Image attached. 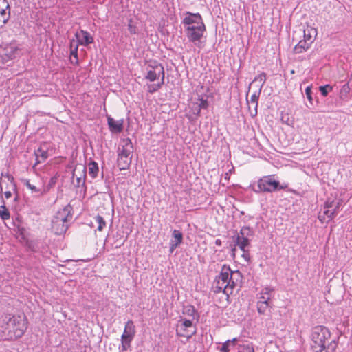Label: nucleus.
<instances>
[{
  "instance_id": "obj_1",
  "label": "nucleus",
  "mask_w": 352,
  "mask_h": 352,
  "mask_svg": "<svg viewBox=\"0 0 352 352\" xmlns=\"http://www.w3.org/2000/svg\"><path fill=\"white\" fill-rule=\"evenodd\" d=\"M182 23L189 41L197 45L206 31L201 16L199 13L186 12Z\"/></svg>"
},
{
  "instance_id": "obj_2",
  "label": "nucleus",
  "mask_w": 352,
  "mask_h": 352,
  "mask_svg": "<svg viewBox=\"0 0 352 352\" xmlns=\"http://www.w3.org/2000/svg\"><path fill=\"white\" fill-rule=\"evenodd\" d=\"M239 271L232 272L230 267L223 265L219 275L216 278L213 283L214 291L216 293L223 292L228 298L232 294L235 287L234 276H240Z\"/></svg>"
},
{
  "instance_id": "obj_3",
  "label": "nucleus",
  "mask_w": 352,
  "mask_h": 352,
  "mask_svg": "<svg viewBox=\"0 0 352 352\" xmlns=\"http://www.w3.org/2000/svg\"><path fill=\"white\" fill-rule=\"evenodd\" d=\"M72 211V207L68 204L56 213L52 220V230L54 234L60 235L67 231L73 217Z\"/></svg>"
},
{
  "instance_id": "obj_4",
  "label": "nucleus",
  "mask_w": 352,
  "mask_h": 352,
  "mask_svg": "<svg viewBox=\"0 0 352 352\" xmlns=\"http://www.w3.org/2000/svg\"><path fill=\"white\" fill-rule=\"evenodd\" d=\"M3 322L5 324V329L8 333H12L15 338H21L27 329L24 316L6 314L3 316Z\"/></svg>"
},
{
  "instance_id": "obj_5",
  "label": "nucleus",
  "mask_w": 352,
  "mask_h": 352,
  "mask_svg": "<svg viewBox=\"0 0 352 352\" xmlns=\"http://www.w3.org/2000/svg\"><path fill=\"white\" fill-rule=\"evenodd\" d=\"M329 329L324 326L313 328L311 333V349L314 352H322L326 348V341L330 338Z\"/></svg>"
},
{
  "instance_id": "obj_6",
  "label": "nucleus",
  "mask_w": 352,
  "mask_h": 352,
  "mask_svg": "<svg viewBox=\"0 0 352 352\" xmlns=\"http://www.w3.org/2000/svg\"><path fill=\"white\" fill-rule=\"evenodd\" d=\"M122 144V148H118V166L126 170L131 163L133 146L129 138L123 139Z\"/></svg>"
},
{
  "instance_id": "obj_7",
  "label": "nucleus",
  "mask_w": 352,
  "mask_h": 352,
  "mask_svg": "<svg viewBox=\"0 0 352 352\" xmlns=\"http://www.w3.org/2000/svg\"><path fill=\"white\" fill-rule=\"evenodd\" d=\"M287 188L282 186L278 181L274 179V175H267L261 177L258 181L257 188H254L256 193L273 192Z\"/></svg>"
},
{
  "instance_id": "obj_8",
  "label": "nucleus",
  "mask_w": 352,
  "mask_h": 352,
  "mask_svg": "<svg viewBox=\"0 0 352 352\" xmlns=\"http://www.w3.org/2000/svg\"><path fill=\"white\" fill-rule=\"evenodd\" d=\"M148 72L145 76L146 79L151 82L155 81L161 76L162 83H164V69L162 64L154 63L153 65L149 64Z\"/></svg>"
},
{
  "instance_id": "obj_9",
  "label": "nucleus",
  "mask_w": 352,
  "mask_h": 352,
  "mask_svg": "<svg viewBox=\"0 0 352 352\" xmlns=\"http://www.w3.org/2000/svg\"><path fill=\"white\" fill-rule=\"evenodd\" d=\"M339 205L340 203L338 201L327 200L324 206L323 214L321 212L319 214V219L322 222L326 221L325 217L329 219H332L336 214V211L339 208Z\"/></svg>"
},
{
  "instance_id": "obj_10",
  "label": "nucleus",
  "mask_w": 352,
  "mask_h": 352,
  "mask_svg": "<svg viewBox=\"0 0 352 352\" xmlns=\"http://www.w3.org/2000/svg\"><path fill=\"white\" fill-rule=\"evenodd\" d=\"M19 48L15 43L7 44L0 51L1 56L4 62L14 59L19 54Z\"/></svg>"
},
{
  "instance_id": "obj_11",
  "label": "nucleus",
  "mask_w": 352,
  "mask_h": 352,
  "mask_svg": "<svg viewBox=\"0 0 352 352\" xmlns=\"http://www.w3.org/2000/svg\"><path fill=\"white\" fill-rule=\"evenodd\" d=\"M87 168L82 164H77L73 170V179L76 180V186H80L85 184Z\"/></svg>"
},
{
  "instance_id": "obj_12",
  "label": "nucleus",
  "mask_w": 352,
  "mask_h": 352,
  "mask_svg": "<svg viewBox=\"0 0 352 352\" xmlns=\"http://www.w3.org/2000/svg\"><path fill=\"white\" fill-rule=\"evenodd\" d=\"M173 238L170 241V252L173 253L175 248L182 243L183 234L179 230H174Z\"/></svg>"
},
{
  "instance_id": "obj_13",
  "label": "nucleus",
  "mask_w": 352,
  "mask_h": 352,
  "mask_svg": "<svg viewBox=\"0 0 352 352\" xmlns=\"http://www.w3.org/2000/svg\"><path fill=\"white\" fill-rule=\"evenodd\" d=\"M76 37L79 44L82 45H87L94 42V38L90 36L89 33L87 31L80 30V32L76 34Z\"/></svg>"
},
{
  "instance_id": "obj_14",
  "label": "nucleus",
  "mask_w": 352,
  "mask_h": 352,
  "mask_svg": "<svg viewBox=\"0 0 352 352\" xmlns=\"http://www.w3.org/2000/svg\"><path fill=\"white\" fill-rule=\"evenodd\" d=\"M108 125L109 129L113 133H120L123 129V120H115L110 116L107 117Z\"/></svg>"
},
{
  "instance_id": "obj_15",
  "label": "nucleus",
  "mask_w": 352,
  "mask_h": 352,
  "mask_svg": "<svg viewBox=\"0 0 352 352\" xmlns=\"http://www.w3.org/2000/svg\"><path fill=\"white\" fill-rule=\"evenodd\" d=\"M6 177L8 180L9 190H6V192H4V195H5V197L6 199H9L12 197V191H14V192H16V193H17L16 186L14 181V177L12 176L7 175Z\"/></svg>"
},
{
  "instance_id": "obj_16",
  "label": "nucleus",
  "mask_w": 352,
  "mask_h": 352,
  "mask_svg": "<svg viewBox=\"0 0 352 352\" xmlns=\"http://www.w3.org/2000/svg\"><path fill=\"white\" fill-rule=\"evenodd\" d=\"M310 47V43H309L306 40H301L298 42L297 45H295L294 48V52L296 54L302 53L308 50Z\"/></svg>"
},
{
  "instance_id": "obj_17",
  "label": "nucleus",
  "mask_w": 352,
  "mask_h": 352,
  "mask_svg": "<svg viewBox=\"0 0 352 352\" xmlns=\"http://www.w3.org/2000/svg\"><path fill=\"white\" fill-rule=\"evenodd\" d=\"M261 92V89L258 93L255 92L251 96L250 100H247L248 104L249 105V109H250V104H252L254 108V113H252V116H255L257 114V107H258V100L259 97V94Z\"/></svg>"
},
{
  "instance_id": "obj_18",
  "label": "nucleus",
  "mask_w": 352,
  "mask_h": 352,
  "mask_svg": "<svg viewBox=\"0 0 352 352\" xmlns=\"http://www.w3.org/2000/svg\"><path fill=\"white\" fill-rule=\"evenodd\" d=\"M133 337L131 336H126L125 334H122L121 336V342L122 344L120 346V350L121 351H124L127 350L128 348L130 347L131 342L132 341Z\"/></svg>"
},
{
  "instance_id": "obj_19",
  "label": "nucleus",
  "mask_w": 352,
  "mask_h": 352,
  "mask_svg": "<svg viewBox=\"0 0 352 352\" xmlns=\"http://www.w3.org/2000/svg\"><path fill=\"white\" fill-rule=\"evenodd\" d=\"M272 306L270 303H263L257 302V311L259 314L269 315L271 312Z\"/></svg>"
},
{
  "instance_id": "obj_20",
  "label": "nucleus",
  "mask_w": 352,
  "mask_h": 352,
  "mask_svg": "<svg viewBox=\"0 0 352 352\" xmlns=\"http://www.w3.org/2000/svg\"><path fill=\"white\" fill-rule=\"evenodd\" d=\"M272 291V289L268 287L265 288L261 294V296H260L258 302L270 303Z\"/></svg>"
},
{
  "instance_id": "obj_21",
  "label": "nucleus",
  "mask_w": 352,
  "mask_h": 352,
  "mask_svg": "<svg viewBox=\"0 0 352 352\" xmlns=\"http://www.w3.org/2000/svg\"><path fill=\"white\" fill-rule=\"evenodd\" d=\"M233 240L236 245H238L241 251H244L245 248H247L250 245L249 239H241L239 236H233Z\"/></svg>"
},
{
  "instance_id": "obj_22",
  "label": "nucleus",
  "mask_w": 352,
  "mask_h": 352,
  "mask_svg": "<svg viewBox=\"0 0 352 352\" xmlns=\"http://www.w3.org/2000/svg\"><path fill=\"white\" fill-rule=\"evenodd\" d=\"M135 333V329L133 322L132 320H129L125 324L124 331L122 334L134 337Z\"/></svg>"
},
{
  "instance_id": "obj_23",
  "label": "nucleus",
  "mask_w": 352,
  "mask_h": 352,
  "mask_svg": "<svg viewBox=\"0 0 352 352\" xmlns=\"http://www.w3.org/2000/svg\"><path fill=\"white\" fill-rule=\"evenodd\" d=\"M35 155L36 157L37 163L43 162L48 157L47 151L43 150L41 148H39L37 151H35Z\"/></svg>"
},
{
  "instance_id": "obj_24",
  "label": "nucleus",
  "mask_w": 352,
  "mask_h": 352,
  "mask_svg": "<svg viewBox=\"0 0 352 352\" xmlns=\"http://www.w3.org/2000/svg\"><path fill=\"white\" fill-rule=\"evenodd\" d=\"M99 168L98 164L95 162H91L89 164V174L92 178H96L98 175Z\"/></svg>"
},
{
  "instance_id": "obj_25",
  "label": "nucleus",
  "mask_w": 352,
  "mask_h": 352,
  "mask_svg": "<svg viewBox=\"0 0 352 352\" xmlns=\"http://www.w3.org/2000/svg\"><path fill=\"white\" fill-rule=\"evenodd\" d=\"M25 185L31 190L32 193H38L40 195H42L45 192L44 190H43L41 188H38L34 185L30 184L29 180L25 181Z\"/></svg>"
},
{
  "instance_id": "obj_26",
  "label": "nucleus",
  "mask_w": 352,
  "mask_h": 352,
  "mask_svg": "<svg viewBox=\"0 0 352 352\" xmlns=\"http://www.w3.org/2000/svg\"><path fill=\"white\" fill-rule=\"evenodd\" d=\"M0 217L3 220L10 219V212L5 206H0Z\"/></svg>"
},
{
  "instance_id": "obj_27",
  "label": "nucleus",
  "mask_w": 352,
  "mask_h": 352,
  "mask_svg": "<svg viewBox=\"0 0 352 352\" xmlns=\"http://www.w3.org/2000/svg\"><path fill=\"white\" fill-rule=\"evenodd\" d=\"M96 221L98 223L97 230L98 231H102L104 227L106 226V222L104 220L103 217L100 215L96 216Z\"/></svg>"
},
{
  "instance_id": "obj_28",
  "label": "nucleus",
  "mask_w": 352,
  "mask_h": 352,
  "mask_svg": "<svg viewBox=\"0 0 352 352\" xmlns=\"http://www.w3.org/2000/svg\"><path fill=\"white\" fill-rule=\"evenodd\" d=\"M198 100H199V102L197 103V104L199 107L197 114L199 113L201 109H207L208 106V102L207 100L201 98H199Z\"/></svg>"
},
{
  "instance_id": "obj_29",
  "label": "nucleus",
  "mask_w": 352,
  "mask_h": 352,
  "mask_svg": "<svg viewBox=\"0 0 352 352\" xmlns=\"http://www.w3.org/2000/svg\"><path fill=\"white\" fill-rule=\"evenodd\" d=\"M237 352H254L252 346L250 344L241 345L238 348Z\"/></svg>"
},
{
  "instance_id": "obj_30",
  "label": "nucleus",
  "mask_w": 352,
  "mask_h": 352,
  "mask_svg": "<svg viewBox=\"0 0 352 352\" xmlns=\"http://www.w3.org/2000/svg\"><path fill=\"white\" fill-rule=\"evenodd\" d=\"M332 87L329 85H324V86H320L319 87V90L321 92V94L323 96H327L329 91L332 90Z\"/></svg>"
},
{
  "instance_id": "obj_31",
  "label": "nucleus",
  "mask_w": 352,
  "mask_h": 352,
  "mask_svg": "<svg viewBox=\"0 0 352 352\" xmlns=\"http://www.w3.org/2000/svg\"><path fill=\"white\" fill-rule=\"evenodd\" d=\"M0 14L2 16V21L3 24H6L10 18V11L7 14L6 9H1L0 10Z\"/></svg>"
},
{
  "instance_id": "obj_32",
  "label": "nucleus",
  "mask_w": 352,
  "mask_h": 352,
  "mask_svg": "<svg viewBox=\"0 0 352 352\" xmlns=\"http://www.w3.org/2000/svg\"><path fill=\"white\" fill-rule=\"evenodd\" d=\"M164 83H162V81L157 84H154V85H148V92L150 93H154L156 91H157L160 88H161L162 85H163Z\"/></svg>"
},
{
  "instance_id": "obj_33",
  "label": "nucleus",
  "mask_w": 352,
  "mask_h": 352,
  "mask_svg": "<svg viewBox=\"0 0 352 352\" xmlns=\"http://www.w3.org/2000/svg\"><path fill=\"white\" fill-rule=\"evenodd\" d=\"M241 230L243 232V234L245 235V237L248 239H249V236H251L253 234L252 231L250 230V228L249 227L244 226L241 229Z\"/></svg>"
},
{
  "instance_id": "obj_34",
  "label": "nucleus",
  "mask_w": 352,
  "mask_h": 352,
  "mask_svg": "<svg viewBox=\"0 0 352 352\" xmlns=\"http://www.w3.org/2000/svg\"><path fill=\"white\" fill-rule=\"evenodd\" d=\"M305 94L307 96V98L309 102L312 104L313 102V98L311 96V87L310 86H308L305 89Z\"/></svg>"
},
{
  "instance_id": "obj_35",
  "label": "nucleus",
  "mask_w": 352,
  "mask_h": 352,
  "mask_svg": "<svg viewBox=\"0 0 352 352\" xmlns=\"http://www.w3.org/2000/svg\"><path fill=\"white\" fill-rule=\"evenodd\" d=\"M230 346V340H227L226 342H224L221 347V351L223 352H229L230 349L229 347Z\"/></svg>"
},
{
  "instance_id": "obj_36",
  "label": "nucleus",
  "mask_w": 352,
  "mask_h": 352,
  "mask_svg": "<svg viewBox=\"0 0 352 352\" xmlns=\"http://www.w3.org/2000/svg\"><path fill=\"white\" fill-rule=\"evenodd\" d=\"M242 252H243L242 256L244 258V259L246 261H249L250 260V254H249L248 250L245 248L244 251H242Z\"/></svg>"
},
{
  "instance_id": "obj_37",
  "label": "nucleus",
  "mask_w": 352,
  "mask_h": 352,
  "mask_svg": "<svg viewBox=\"0 0 352 352\" xmlns=\"http://www.w3.org/2000/svg\"><path fill=\"white\" fill-rule=\"evenodd\" d=\"M182 326L184 328H189V327H191L192 326V322L190 320H184L183 321V322H182Z\"/></svg>"
},
{
  "instance_id": "obj_38",
  "label": "nucleus",
  "mask_w": 352,
  "mask_h": 352,
  "mask_svg": "<svg viewBox=\"0 0 352 352\" xmlns=\"http://www.w3.org/2000/svg\"><path fill=\"white\" fill-rule=\"evenodd\" d=\"M135 27L131 24V20H130V22L128 25V30L131 33V34H135L136 33V31H135Z\"/></svg>"
},
{
  "instance_id": "obj_39",
  "label": "nucleus",
  "mask_w": 352,
  "mask_h": 352,
  "mask_svg": "<svg viewBox=\"0 0 352 352\" xmlns=\"http://www.w3.org/2000/svg\"><path fill=\"white\" fill-rule=\"evenodd\" d=\"M187 313L190 316H193L195 313V309L193 307H190L187 309Z\"/></svg>"
},
{
  "instance_id": "obj_40",
  "label": "nucleus",
  "mask_w": 352,
  "mask_h": 352,
  "mask_svg": "<svg viewBox=\"0 0 352 352\" xmlns=\"http://www.w3.org/2000/svg\"><path fill=\"white\" fill-rule=\"evenodd\" d=\"M258 78L260 79L261 81L263 82V84L265 82V80H266V75H265V74L263 73V74H260Z\"/></svg>"
},
{
  "instance_id": "obj_41",
  "label": "nucleus",
  "mask_w": 352,
  "mask_h": 352,
  "mask_svg": "<svg viewBox=\"0 0 352 352\" xmlns=\"http://www.w3.org/2000/svg\"><path fill=\"white\" fill-rule=\"evenodd\" d=\"M234 236H239L240 238V239H247L245 237V235L243 234V232L240 230V232L239 233L236 234V235H235Z\"/></svg>"
},
{
  "instance_id": "obj_42",
  "label": "nucleus",
  "mask_w": 352,
  "mask_h": 352,
  "mask_svg": "<svg viewBox=\"0 0 352 352\" xmlns=\"http://www.w3.org/2000/svg\"><path fill=\"white\" fill-rule=\"evenodd\" d=\"M304 36L305 38H306L305 40L307 41L311 40V36L310 35V34H307L306 30H304Z\"/></svg>"
},
{
  "instance_id": "obj_43",
  "label": "nucleus",
  "mask_w": 352,
  "mask_h": 352,
  "mask_svg": "<svg viewBox=\"0 0 352 352\" xmlns=\"http://www.w3.org/2000/svg\"><path fill=\"white\" fill-rule=\"evenodd\" d=\"M71 55H73L74 57L77 58V47L71 50Z\"/></svg>"
},
{
  "instance_id": "obj_44",
  "label": "nucleus",
  "mask_w": 352,
  "mask_h": 352,
  "mask_svg": "<svg viewBox=\"0 0 352 352\" xmlns=\"http://www.w3.org/2000/svg\"><path fill=\"white\" fill-rule=\"evenodd\" d=\"M230 342V345H234L235 342L237 341V338H233L232 340H229Z\"/></svg>"
},
{
  "instance_id": "obj_45",
  "label": "nucleus",
  "mask_w": 352,
  "mask_h": 352,
  "mask_svg": "<svg viewBox=\"0 0 352 352\" xmlns=\"http://www.w3.org/2000/svg\"><path fill=\"white\" fill-rule=\"evenodd\" d=\"M215 244L218 246H221V241L220 239H217L215 241Z\"/></svg>"
},
{
  "instance_id": "obj_46",
  "label": "nucleus",
  "mask_w": 352,
  "mask_h": 352,
  "mask_svg": "<svg viewBox=\"0 0 352 352\" xmlns=\"http://www.w3.org/2000/svg\"><path fill=\"white\" fill-rule=\"evenodd\" d=\"M3 2H5L6 3V9H9L10 10V6H9V4L8 3L6 2V0H3Z\"/></svg>"
},
{
  "instance_id": "obj_47",
  "label": "nucleus",
  "mask_w": 352,
  "mask_h": 352,
  "mask_svg": "<svg viewBox=\"0 0 352 352\" xmlns=\"http://www.w3.org/2000/svg\"><path fill=\"white\" fill-rule=\"evenodd\" d=\"M3 191V186L2 184H0V193H1Z\"/></svg>"
},
{
  "instance_id": "obj_48",
  "label": "nucleus",
  "mask_w": 352,
  "mask_h": 352,
  "mask_svg": "<svg viewBox=\"0 0 352 352\" xmlns=\"http://www.w3.org/2000/svg\"><path fill=\"white\" fill-rule=\"evenodd\" d=\"M6 190H9L8 182H7V184H6Z\"/></svg>"
},
{
  "instance_id": "obj_49",
  "label": "nucleus",
  "mask_w": 352,
  "mask_h": 352,
  "mask_svg": "<svg viewBox=\"0 0 352 352\" xmlns=\"http://www.w3.org/2000/svg\"><path fill=\"white\" fill-rule=\"evenodd\" d=\"M195 332H196V331H195V330L192 331L190 332V334H191V335L195 334Z\"/></svg>"
},
{
  "instance_id": "obj_50",
  "label": "nucleus",
  "mask_w": 352,
  "mask_h": 352,
  "mask_svg": "<svg viewBox=\"0 0 352 352\" xmlns=\"http://www.w3.org/2000/svg\"><path fill=\"white\" fill-rule=\"evenodd\" d=\"M17 199H18V196L16 195V197L14 198V201H17Z\"/></svg>"
},
{
  "instance_id": "obj_51",
  "label": "nucleus",
  "mask_w": 352,
  "mask_h": 352,
  "mask_svg": "<svg viewBox=\"0 0 352 352\" xmlns=\"http://www.w3.org/2000/svg\"><path fill=\"white\" fill-rule=\"evenodd\" d=\"M235 250H236V248H232V251L234 252L235 251Z\"/></svg>"
},
{
  "instance_id": "obj_52",
  "label": "nucleus",
  "mask_w": 352,
  "mask_h": 352,
  "mask_svg": "<svg viewBox=\"0 0 352 352\" xmlns=\"http://www.w3.org/2000/svg\"><path fill=\"white\" fill-rule=\"evenodd\" d=\"M343 89H348V87L345 88V85H344V86H343Z\"/></svg>"
}]
</instances>
